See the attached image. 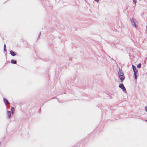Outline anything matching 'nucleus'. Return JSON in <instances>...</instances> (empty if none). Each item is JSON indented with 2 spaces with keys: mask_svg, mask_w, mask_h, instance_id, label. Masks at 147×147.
<instances>
[{
  "mask_svg": "<svg viewBox=\"0 0 147 147\" xmlns=\"http://www.w3.org/2000/svg\"><path fill=\"white\" fill-rule=\"evenodd\" d=\"M137 73H136V72H135V73H134V76H135V78L136 79V78H137V75H136Z\"/></svg>",
  "mask_w": 147,
  "mask_h": 147,
  "instance_id": "f8f14e48",
  "label": "nucleus"
},
{
  "mask_svg": "<svg viewBox=\"0 0 147 147\" xmlns=\"http://www.w3.org/2000/svg\"><path fill=\"white\" fill-rule=\"evenodd\" d=\"M4 101L5 103V104L6 105H7L9 104V102H8V101L5 98H4Z\"/></svg>",
  "mask_w": 147,
  "mask_h": 147,
  "instance_id": "6e6552de",
  "label": "nucleus"
},
{
  "mask_svg": "<svg viewBox=\"0 0 147 147\" xmlns=\"http://www.w3.org/2000/svg\"><path fill=\"white\" fill-rule=\"evenodd\" d=\"M10 53L11 54V55L13 56H14L16 55V54H15L14 52L13 51H10Z\"/></svg>",
  "mask_w": 147,
  "mask_h": 147,
  "instance_id": "0eeeda50",
  "label": "nucleus"
},
{
  "mask_svg": "<svg viewBox=\"0 0 147 147\" xmlns=\"http://www.w3.org/2000/svg\"><path fill=\"white\" fill-rule=\"evenodd\" d=\"M4 51H6V49H5V48H4Z\"/></svg>",
  "mask_w": 147,
  "mask_h": 147,
  "instance_id": "2eb2a0df",
  "label": "nucleus"
},
{
  "mask_svg": "<svg viewBox=\"0 0 147 147\" xmlns=\"http://www.w3.org/2000/svg\"><path fill=\"white\" fill-rule=\"evenodd\" d=\"M11 115V113L10 111H8L7 112V117L8 118H9L10 117Z\"/></svg>",
  "mask_w": 147,
  "mask_h": 147,
  "instance_id": "39448f33",
  "label": "nucleus"
},
{
  "mask_svg": "<svg viewBox=\"0 0 147 147\" xmlns=\"http://www.w3.org/2000/svg\"><path fill=\"white\" fill-rule=\"evenodd\" d=\"M118 74L119 76H124L123 73L121 70H119L118 72Z\"/></svg>",
  "mask_w": 147,
  "mask_h": 147,
  "instance_id": "7ed1b4c3",
  "label": "nucleus"
},
{
  "mask_svg": "<svg viewBox=\"0 0 147 147\" xmlns=\"http://www.w3.org/2000/svg\"><path fill=\"white\" fill-rule=\"evenodd\" d=\"M141 63H140L137 65V67L138 68H140L141 67Z\"/></svg>",
  "mask_w": 147,
  "mask_h": 147,
  "instance_id": "9b49d317",
  "label": "nucleus"
},
{
  "mask_svg": "<svg viewBox=\"0 0 147 147\" xmlns=\"http://www.w3.org/2000/svg\"><path fill=\"white\" fill-rule=\"evenodd\" d=\"M99 0H95V1H98Z\"/></svg>",
  "mask_w": 147,
  "mask_h": 147,
  "instance_id": "dca6fc26",
  "label": "nucleus"
},
{
  "mask_svg": "<svg viewBox=\"0 0 147 147\" xmlns=\"http://www.w3.org/2000/svg\"><path fill=\"white\" fill-rule=\"evenodd\" d=\"M15 109L13 107H12L11 108V112L12 113V114H13L14 112Z\"/></svg>",
  "mask_w": 147,
  "mask_h": 147,
  "instance_id": "9d476101",
  "label": "nucleus"
},
{
  "mask_svg": "<svg viewBox=\"0 0 147 147\" xmlns=\"http://www.w3.org/2000/svg\"><path fill=\"white\" fill-rule=\"evenodd\" d=\"M4 48H6V45H5V44L4 45Z\"/></svg>",
  "mask_w": 147,
  "mask_h": 147,
  "instance_id": "4468645a",
  "label": "nucleus"
},
{
  "mask_svg": "<svg viewBox=\"0 0 147 147\" xmlns=\"http://www.w3.org/2000/svg\"><path fill=\"white\" fill-rule=\"evenodd\" d=\"M146 121H147V120H146Z\"/></svg>",
  "mask_w": 147,
  "mask_h": 147,
  "instance_id": "f3484780",
  "label": "nucleus"
},
{
  "mask_svg": "<svg viewBox=\"0 0 147 147\" xmlns=\"http://www.w3.org/2000/svg\"><path fill=\"white\" fill-rule=\"evenodd\" d=\"M119 78H120V79L121 80V82H122L123 80L125 79V77L124 76H119Z\"/></svg>",
  "mask_w": 147,
  "mask_h": 147,
  "instance_id": "20e7f679",
  "label": "nucleus"
},
{
  "mask_svg": "<svg viewBox=\"0 0 147 147\" xmlns=\"http://www.w3.org/2000/svg\"><path fill=\"white\" fill-rule=\"evenodd\" d=\"M131 22L133 25L135 27H136V24L135 20L133 19H132L131 20Z\"/></svg>",
  "mask_w": 147,
  "mask_h": 147,
  "instance_id": "f03ea898",
  "label": "nucleus"
},
{
  "mask_svg": "<svg viewBox=\"0 0 147 147\" xmlns=\"http://www.w3.org/2000/svg\"><path fill=\"white\" fill-rule=\"evenodd\" d=\"M11 63L13 64H16L17 63V62L16 61H14L13 60H11Z\"/></svg>",
  "mask_w": 147,
  "mask_h": 147,
  "instance_id": "1a4fd4ad",
  "label": "nucleus"
},
{
  "mask_svg": "<svg viewBox=\"0 0 147 147\" xmlns=\"http://www.w3.org/2000/svg\"><path fill=\"white\" fill-rule=\"evenodd\" d=\"M145 110L146 111H147V107L145 108Z\"/></svg>",
  "mask_w": 147,
  "mask_h": 147,
  "instance_id": "ddd939ff",
  "label": "nucleus"
},
{
  "mask_svg": "<svg viewBox=\"0 0 147 147\" xmlns=\"http://www.w3.org/2000/svg\"><path fill=\"white\" fill-rule=\"evenodd\" d=\"M119 87L121 88L123 91L125 92H126V90L125 89V88L124 86V85L123 84H119Z\"/></svg>",
  "mask_w": 147,
  "mask_h": 147,
  "instance_id": "f257e3e1",
  "label": "nucleus"
},
{
  "mask_svg": "<svg viewBox=\"0 0 147 147\" xmlns=\"http://www.w3.org/2000/svg\"><path fill=\"white\" fill-rule=\"evenodd\" d=\"M132 67L134 73L135 72L137 73V70L136 69V67L133 65H132Z\"/></svg>",
  "mask_w": 147,
  "mask_h": 147,
  "instance_id": "423d86ee",
  "label": "nucleus"
}]
</instances>
